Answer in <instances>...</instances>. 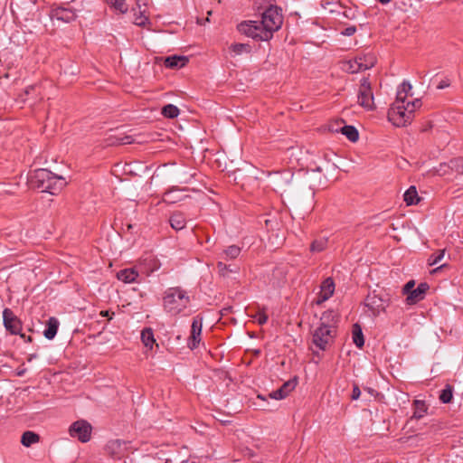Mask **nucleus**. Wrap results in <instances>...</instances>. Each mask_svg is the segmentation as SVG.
Segmentation results:
<instances>
[{"mask_svg":"<svg viewBox=\"0 0 463 463\" xmlns=\"http://www.w3.org/2000/svg\"><path fill=\"white\" fill-rule=\"evenodd\" d=\"M30 185L40 189L42 192H48L56 194L65 187L67 182L61 176L54 175L47 169H36L30 174Z\"/></svg>","mask_w":463,"mask_h":463,"instance_id":"obj_1","label":"nucleus"},{"mask_svg":"<svg viewBox=\"0 0 463 463\" xmlns=\"http://www.w3.org/2000/svg\"><path fill=\"white\" fill-rule=\"evenodd\" d=\"M190 304V297L181 288H169L163 298V307L166 313L176 316L184 312Z\"/></svg>","mask_w":463,"mask_h":463,"instance_id":"obj_2","label":"nucleus"},{"mask_svg":"<svg viewBox=\"0 0 463 463\" xmlns=\"http://www.w3.org/2000/svg\"><path fill=\"white\" fill-rule=\"evenodd\" d=\"M420 106L421 101L419 99L406 104L393 103L388 111V118L394 126L404 127L411 121L414 111Z\"/></svg>","mask_w":463,"mask_h":463,"instance_id":"obj_3","label":"nucleus"},{"mask_svg":"<svg viewBox=\"0 0 463 463\" xmlns=\"http://www.w3.org/2000/svg\"><path fill=\"white\" fill-rule=\"evenodd\" d=\"M330 317L331 313H324L320 319V325L313 333L312 342L320 350H326L335 335V326L327 323Z\"/></svg>","mask_w":463,"mask_h":463,"instance_id":"obj_4","label":"nucleus"},{"mask_svg":"<svg viewBox=\"0 0 463 463\" xmlns=\"http://www.w3.org/2000/svg\"><path fill=\"white\" fill-rule=\"evenodd\" d=\"M280 11L279 7L270 5L262 14L261 21L260 22L264 31L269 33V39H271L273 33L278 31L282 24L283 17Z\"/></svg>","mask_w":463,"mask_h":463,"instance_id":"obj_5","label":"nucleus"},{"mask_svg":"<svg viewBox=\"0 0 463 463\" xmlns=\"http://www.w3.org/2000/svg\"><path fill=\"white\" fill-rule=\"evenodd\" d=\"M238 31L257 41H269V33L265 32L260 21H243L237 25Z\"/></svg>","mask_w":463,"mask_h":463,"instance_id":"obj_6","label":"nucleus"},{"mask_svg":"<svg viewBox=\"0 0 463 463\" xmlns=\"http://www.w3.org/2000/svg\"><path fill=\"white\" fill-rule=\"evenodd\" d=\"M68 431L71 438L86 443L91 439L92 426L85 420H79L69 427Z\"/></svg>","mask_w":463,"mask_h":463,"instance_id":"obj_7","label":"nucleus"},{"mask_svg":"<svg viewBox=\"0 0 463 463\" xmlns=\"http://www.w3.org/2000/svg\"><path fill=\"white\" fill-rule=\"evenodd\" d=\"M358 103L367 110L374 108L373 94L367 78H363L358 90Z\"/></svg>","mask_w":463,"mask_h":463,"instance_id":"obj_8","label":"nucleus"},{"mask_svg":"<svg viewBox=\"0 0 463 463\" xmlns=\"http://www.w3.org/2000/svg\"><path fill=\"white\" fill-rule=\"evenodd\" d=\"M364 305L374 317L380 315L386 307L385 301L375 293H370L367 295Z\"/></svg>","mask_w":463,"mask_h":463,"instance_id":"obj_9","label":"nucleus"},{"mask_svg":"<svg viewBox=\"0 0 463 463\" xmlns=\"http://www.w3.org/2000/svg\"><path fill=\"white\" fill-rule=\"evenodd\" d=\"M202 327V318L199 317H194L192 322L191 335L188 340V346L192 350L196 348L201 342Z\"/></svg>","mask_w":463,"mask_h":463,"instance_id":"obj_10","label":"nucleus"},{"mask_svg":"<svg viewBox=\"0 0 463 463\" xmlns=\"http://www.w3.org/2000/svg\"><path fill=\"white\" fill-rule=\"evenodd\" d=\"M141 276L136 267L126 268L118 271V280L123 283H140Z\"/></svg>","mask_w":463,"mask_h":463,"instance_id":"obj_11","label":"nucleus"},{"mask_svg":"<svg viewBox=\"0 0 463 463\" xmlns=\"http://www.w3.org/2000/svg\"><path fill=\"white\" fill-rule=\"evenodd\" d=\"M4 324L5 328L14 335L20 334L21 322L14 316L13 312L6 308L4 310Z\"/></svg>","mask_w":463,"mask_h":463,"instance_id":"obj_12","label":"nucleus"},{"mask_svg":"<svg viewBox=\"0 0 463 463\" xmlns=\"http://www.w3.org/2000/svg\"><path fill=\"white\" fill-rule=\"evenodd\" d=\"M335 291V282L332 278H326L321 284L317 304H321L329 299Z\"/></svg>","mask_w":463,"mask_h":463,"instance_id":"obj_13","label":"nucleus"},{"mask_svg":"<svg viewBox=\"0 0 463 463\" xmlns=\"http://www.w3.org/2000/svg\"><path fill=\"white\" fill-rule=\"evenodd\" d=\"M429 285L427 283H420L416 288H414L406 298L407 305H414L419 301L422 300L425 297Z\"/></svg>","mask_w":463,"mask_h":463,"instance_id":"obj_14","label":"nucleus"},{"mask_svg":"<svg viewBox=\"0 0 463 463\" xmlns=\"http://www.w3.org/2000/svg\"><path fill=\"white\" fill-rule=\"evenodd\" d=\"M131 12L133 13L132 23L137 26H145L150 24L148 16L145 14L146 10H141L139 2H137V6L133 7Z\"/></svg>","mask_w":463,"mask_h":463,"instance_id":"obj_15","label":"nucleus"},{"mask_svg":"<svg viewBox=\"0 0 463 463\" xmlns=\"http://www.w3.org/2000/svg\"><path fill=\"white\" fill-rule=\"evenodd\" d=\"M412 87L410 82L403 81L398 88L396 99L393 103L397 104H406L407 98L411 90Z\"/></svg>","mask_w":463,"mask_h":463,"instance_id":"obj_16","label":"nucleus"},{"mask_svg":"<svg viewBox=\"0 0 463 463\" xmlns=\"http://www.w3.org/2000/svg\"><path fill=\"white\" fill-rule=\"evenodd\" d=\"M188 61V58L185 56H169L165 59V65L167 68L177 69L184 67Z\"/></svg>","mask_w":463,"mask_h":463,"instance_id":"obj_17","label":"nucleus"},{"mask_svg":"<svg viewBox=\"0 0 463 463\" xmlns=\"http://www.w3.org/2000/svg\"><path fill=\"white\" fill-rule=\"evenodd\" d=\"M59 327V321L55 317H50L46 323V328L43 331V335L52 340L55 337Z\"/></svg>","mask_w":463,"mask_h":463,"instance_id":"obj_18","label":"nucleus"},{"mask_svg":"<svg viewBox=\"0 0 463 463\" xmlns=\"http://www.w3.org/2000/svg\"><path fill=\"white\" fill-rule=\"evenodd\" d=\"M169 222L175 231L183 230L186 225V220L182 213H174L170 216Z\"/></svg>","mask_w":463,"mask_h":463,"instance_id":"obj_19","label":"nucleus"},{"mask_svg":"<svg viewBox=\"0 0 463 463\" xmlns=\"http://www.w3.org/2000/svg\"><path fill=\"white\" fill-rule=\"evenodd\" d=\"M55 16L58 20L70 23L76 18V14L70 8H59L55 11Z\"/></svg>","mask_w":463,"mask_h":463,"instance_id":"obj_20","label":"nucleus"},{"mask_svg":"<svg viewBox=\"0 0 463 463\" xmlns=\"http://www.w3.org/2000/svg\"><path fill=\"white\" fill-rule=\"evenodd\" d=\"M361 64V59L357 57L354 60L345 61L343 64V70L348 73H357L364 71Z\"/></svg>","mask_w":463,"mask_h":463,"instance_id":"obj_21","label":"nucleus"},{"mask_svg":"<svg viewBox=\"0 0 463 463\" xmlns=\"http://www.w3.org/2000/svg\"><path fill=\"white\" fill-rule=\"evenodd\" d=\"M182 191H184V189L172 188V189L168 190L167 192L165 193L163 201L167 203H177V202L183 200V198L184 196H183L181 194H175L176 193H179Z\"/></svg>","mask_w":463,"mask_h":463,"instance_id":"obj_22","label":"nucleus"},{"mask_svg":"<svg viewBox=\"0 0 463 463\" xmlns=\"http://www.w3.org/2000/svg\"><path fill=\"white\" fill-rule=\"evenodd\" d=\"M141 340L146 347L152 349L156 342L154 333L151 328H145L141 332Z\"/></svg>","mask_w":463,"mask_h":463,"instance_id":"obj_23","label":"nucleus"},{"mask_svg":"<svg viewBox=\"0 0 463 463\" xmlns=\"http://www.w3.org/2000/svg\"><path fill=\"white\" fill-rule=\"evenodd\" d=\"M414 408H415V411L411 417V420L421 419L425 415V413L427 412V410H428L426 403L423 401H419V400L414 401Z\"/></svg>","mask_w":463,"mask_h":463,"instance_id":"obj_24","label":"nucleus"},{"mask_svg":"<svg viewBox=\"0 0 463 463\" xmlns=\"http://www.w3.org/2000/svg\"><path fill=\"white\" fill-rule=\"evenodd\" d=\"M404 201L408 205L418 203L420 198L415 186H411L403 194Z\"/></svg>","mask_w":463,"mask_h":463,"instance_id":"obj_25","label":"nucleus"},{"mask_svg":"<svg viewBox=\"0 0 463 463\" xmlns=\"http://www.w3.org/2000/svg\"><path fill=\"white\" fill-rule=\"evenodd\" d=\"M352 333H353V341H354V345L359 348L363 347L364 345V335H363L361 326L357 324H354L353 326Z\"/></svg>","mask_w":463,"mask_h":463,"instance_id":"obj_26","label":"nucleus"},{"mask_svg":"<svg viewBox=\"0 0 463 463\" xmlns=\"http://www.w3.org/2000/svg\"><path fill=\"white\" fill-rule=\"evenodd\" d=\"M39 435L33 431H25L23 436L21 442L25 447H30L31 445L38 442Z\"/></svg>","mask_w":463,"mask_h":463,"instance_id":"obj_27","label":"nucleus"},{"mask_svg":"<svg viewBox=\"0 0 463 463\" xmlns=\"http://www.w3.org/2000/svg\"><path fill=\"white\" fill-rule=\"evenodd\" d=\"M230 51L234 55H241L242 53H250L251 47L248 43H233L230 46Z\"/></svg>","mask_w":463,"mask_h":463,"instance_id":"obj_28","label":"nucleus"},{"mask_svg":"<svg viewBox=\"0 0 463 463\" xmlns=\"http://www.w3.org/2000/svg\"><path fill=\"white\" fill-rule=\"evenodd\" d=\"M341 132L352 142H355L359 138L358 131L354 126H344Z\"/></svg>","mask_w":463,"mask_h":463,"instance_id":"obj_29","label":"nucleus"},{"mask_svg":"<svg viewBox=\"0 0 463 463\" xmlns=\"http://www.w3.org/2000/svg\"><path fill=\"white\" fill-rule=\"evenodd\" d=\"M358 58L361 59V61H362L361 66L364 71L373 67L374 64L376 63V58L374 57L373 54H371V53L365 54L364 56H360Z\"/></svg>","mask_w":463,"mask_h":463,"instance_id":"obj_30","label":"nucleus"},{"mask_svg":"<svg viewBox=\"0 0 463 463\" xmlns=\"http://www.w3.org/2000/svg\"><path fill=\"white\" fill-rule=\"evenodd\" d=\"M162 114L165 118H175L179 115V109L173 104H168L163 107Z\"/></svg>","mask_w":463,"mask_h":463,"instance_id":"obj_31","label":"nucleus"},{"mask_svg":"<svg viewBox=\"0 0 463 463\" xmlns=\"http://www.w3.org/2000/svg\"><path fill=\"white\" fill-rule=\"evenodd\" d=\"M241 253V248L236 245H231L222 252L224 259L233 260L236 259Z\"/></svg>","mask_w":463,"mask_h":463,"instance_id":"obj_32","label":"nucleus"},{"mask_svg":"<svg viewBox=\"0 0 463 463\" xmlns=\"http://www.w3.org/2000/svg\"><path fill=\"white\" fill-rule=\"evenodd\" d=\"M327 246V239L320 238L315 240L310 246V250L313 252H320L323 251Z\"/></svg>","mask_w":463,"mask_h":463,"instance_id":"obj_33","label":"nucleus"},{"mask_svg":"<svg viewBox=\"0 0 463 463\" xmlns=\"http://www.w3.org/2000/svg\"><path fill=\"white\" fill-rule=\"evenodd\" d=\"M444 255H445V250H439L434 252L428 259V264L430 266H434V265L438 264L444 258Z\"/></svg>","mask_w":463,"mask_h":463,"instance_id":"obj_34","label":"nucleus"},{"mask_svg":"<svg viewBox=\"0 0 463 463\" xmlns=\"http://www.w3.org/2000/svg\"><path fill=\"white\" fill-rule=\"evenodd\" d=\"M452 387L450 385H447L445 389L441 391V393L439 395V400L443 403H449L452 400Z\"/></svg>","mask_w":463,"mask_h":463,"instance_id":"obj_35","label":"nucleus"},{"mask_svg":"<svg viewBox=\"0 0 463 463\" xmlns=\"http://www.w3.org/2000/svg\"><path fill=\"white\" fill-rule=\"evenodd\" d=\"M250 317L255 319L259 325H264L268 321V316L263 309L258 310L254 315Z\"/></svg>","mask_w":463,"mask_h":463,"instance_id":"obj_36","label":"nucleus"},{"mask_svg":"<svg viewBox=\"0 0 463 463\" xmlns=\"http://www.w3.org/2000/svg\"><path fill=\"white\" fill-rule=\"evenodd\" d=\"M297 386V380L296 379H292V380H289L286 383H284L280 389L283 390V392H285V394L288 396Z\"/></svg>","mask_w":463,"mask_h":463,"instance_id":"obj_37","label":"nucleus"},{"mask_svg":"<svg viewBox=\"0 0 463 463\" xmlns=\"http://www.w3.org/2000/svg\"><path fill=\"white\" fill-rule=\"evenodd\" d=\"M217 268H218V271H219L220 275H222L223 277L227 276L229 272H236L237 271V270L231 269L230 265H226L222 261H219L217 263Z\"/></svg>","mask_w":463,"mask_h":463,"instance_id":"obj_38","label":"nucleus"},{"mask_svg":"<svg viewBox=\"0 0 463 463\" xmlns=\"http://www.w3.org/2000/svg\"><path fill=\"white\" fill-rule=\"evenodd\" d=\"M269 397L272 399H275V400H282V399L286 398L287 395L285 394L283 390L279 388L278 390L271 392L269 393Z\"/></svg>","mask_w":463,"mask_h":463,"instance_id":"obj_39","label":"nucleus"},{"mask_svg":"<svg viewBox=\"0 0 463 463\" xmlns=\"http://www.w3.org/2000/svg\"><path fill=\"white\" fill-rule=\"evenodd\" d=\"M269 397L272 399H275V400H282V399L286 398L287 395L285 394L283 390L279 388L278 390L271 392L269 393Z\"/></svg>","mask_w":463,"mask_h":463,"instance_id":"obj_40","label":"nucleus"},{"mask_svg":"<svg viewBox=\"0 0 463 463\" xmlns=\"http://www.w3.org/2000/svg\"><path fill=\"white\" fill-rule=\"evenodd\" d=\"M414 286H415L414 280L408 281L402 288V293L404 295L408 296V294H410L414 289Z\"/></svg>","mask_w":463,"mask_h":463,"instance_id":"obj_41","label":"nucleus"},{"mask_svg":"<svg viewBox=\"0 0 463 463\" xmlns=\"http://www.w3.org/2000/svg\"><path fill=\"white\" fill-rule=\"evenodd\" d=\"M451 163L458 172L463 173V157L457 158Z\"/></svg>","mask_w":463,"mask_h":463,"instance_id":"obj_42","label":"nucleus"},{"mask_svg":"<svg viewBox=\"0 0 463 463\" xmlns=\"http://www.w3.org/2000/svg\"><path fill=\"white\" fill-rule=\"evenodd\" d=\"M132 141H133V137L130 136H124V137L118 136V145L131 144Z\"/></svg>","mask_w":463,"mask_h":463,"instance_id":"obj_43","label":"nucleus"},{"mask_svg":"<svg viewBox=\"0 0 463 463\" xmlns=\"http://www.w3.org/2000/svg\"><path fill=\"white\" fill-rule=\"evenodd\" d=\"M128 8L125 3V0H118V12L121 14H126Z\"/></svg>","mask_w":463,"mask_h":463,"instance_id":"obj_44","label":"nucleus"},{"mask_svg":"<svg viewBox=\"0 0 463 463\" xmlns=\"http://www.w3.org/2000/svg\"><path fill=\"white\" fill-rule=\"evenodd\" d=\"M356 32V28L355 26H349V27H346L343 32H342V34L345 35V36H351L353 34H354Z\"/></svg>","mask_w":463,"mask_h":463,"instance_id":"obj_45","label":"nucleus"},{"mask_svg":"<svg viewBox=\"0 0 463 463\" xmlns=\"http://www.w3.org/2000/svg\"><path fill=\"white\" fill-rule=\"evenodd\" d=\"M360 395H361V391H360L358 385H356V384L354 385L353 392H352V396H351L352 399L353 400H357V399H359Z\"/></svg>","mask_w":463,"mask_h":463,"instance_id":"obj_46","label":"nucleus"},{"mask_svg":"<svg viewBox=\"0 0 463 463\" xmlns=\"http://www.w3.org/2000/svg\"><path fill=\"white\" fill-rule=\"evenodd\" d=\"M450 85V80L449 79H444L439 81L437 85V89L443 90Z\"/></svg>","mask_w":463,"mask_h":463,"instance_id":"obj_47","label":"nucleus"},{"mask_svg":"<svg viewBox=\"0 0 463 463\" xmlns=\"http://www.w3.org/2000/svg\"><path fill=\"white\" fill-rule=\"evenodd\" d=\"M36 90H37V86L36 85L28 86L27 88H25L24 95V96H28V95L35 92Z\"/></svg>","mask_w":463,"mask_h":463,"instance_id":"obj_48","label":"nucleus"},{"mask_svg":"<svg viewBox=\"0 0 463 463\" xmlns=\"http://www.w3.org/2000/svg\"><path fill=\"white\" fill-rule=\"evenodd\" d=\"M114 315V312H110L109 310L101 311L99 313V316L101 317H107V320H110L112 318V316Z\"/></svg>","mask_w":463,"mask_h":463,"instance_id":"obj_49","label":"nucleus"},{"mask_svg":"<svg viewBox=\"0 0 463 463\" xmlns=\"http://www.w3.org/2000/svg\"><path fill=\"white\" fill-rule=\"evenodd\" d=\"M112 10L116 9V0H103Z\"/></svg>","mask_w":463,"mask_h":463,"instance_id":"obj_50","label":"nucleus"},{"mask_svg":"<svg viewBox=\"0 0 463 463\" xmlns=\"http://www.w3.org/2000/svg\"><path fill=\"white\" fill-rule=\"evenodd\" d=\"M20 335H21L22 338L26 339L27 342H32V337L31 336H27L26 337L24 334H20Z\"/></svg>","mask_w":463,"mask_h":463,"instance_id":"obj_51","label":"nucleus"},{"mask_svg":"<svg viewBox=\"0 0 463 463\" xmlns=\"http://www.w3.org/2000/svg\"><path fill=\"white\" fill-rule=\"evenodd\" d=\"M36 354H31L30 357L28 358V361H32L33 359L36 358Z\"/></svg>","mask_w":463,"mask_h":463,"instance_id":"obj_52","label":"nucleus"},{"mask_svg":"<svg viewBox=\"0 0 463 463\" xmlns=\"http://www.w3.org/2000/svg\"><path fill=\"white\" fill-rule=\"evenodd\" d=\"M442 267H443V265H441V266L438 267L437 269H434L431 271V273H435V272H437V270H439V269H442Z\"/></svg>","mask_w":463,"mask_h":463,"instance_id":"obj_53","label":"nucleus"},{"mask_svg":"<svg viewBox=\"0 0 463 463\" xmlns=\"http://www.w3.org/2000/svg\"><path fill=\"white\" fill-rule=\"evenodd\" d=\"M258 398L261 399V400H265V398L263 396H261V395H258Z\"/></svg>","mask_w":463,"mask_h":463,"instance_id":"obj_54","label":"nucleus"},{"mask_svg":"<svg viewBox=\"0 0 463 463\" xmlns=\"http://www.w3.org/2000/svg\"><path fill=\"white\" fill-rule=\"evenodd\" d=\"M21 98H22V101H24H24L26 100V99H25V98H24V95H22V96H21Z\"/></svg>","mask_w":463,"mask_h":463,"instance_id":"obj_55","label":"nucleus"},{"mask_svg":"<svg viewBox=\"0 0 463 463\" xmlns=\"http://www.w3.org/2000/svg\"><path fill=\"white\" fill-rule=\"evenodd\" d=\"M316 170L318 172L322 171V169L320 167H317Z\"/></svg>","mask_w":463,"mask_h":463,"instance_id":"obj_56","label":"nucleus"},{"mask_svg":"<svg viewBox=\"0 0 463 463\" xmlns=\"http://www.w3.org/2000/svg\"><path fill=\"white\" fill-rule=\"evenodd\" d=\"M22 374H23L22 371H19L18 375H22Z\"/></svg>","mask_w":463,"mask_h":463,"instance_id":"obj_57","label":"nucleus"}]
</instances>
